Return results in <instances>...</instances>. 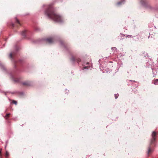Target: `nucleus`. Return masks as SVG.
Instances as JSON below:
<instances>
[{
	"label": "nucleus",
	"instance_id": "nucleus-5",
	"mask_svg": "<svg viewBox=\"0 0 158 158\" xmlns=\"http://www.w3.org/2000/svg\"><path fill=\"white\" fill-rule=\"evenodd\" d=\"M71 60L73 61H76L77 63H79L81 61V59L79 58H75L74 57H72Z\"/></svg>",
	"mask_w": 158,
	"mask_h": 158
},
{
	"label": "nucleus",
	"instance_id": "nucleus-11",
	"mask_svg": "<svg viewBox=\"0 0 158 158\" xmlns=\"http://www.w3.org/2000/svg\"><path fill=\"white\" fill-rule=\"evenodd\" d=\"M154 84L155 85H158V79H156L155 80Z\"/></svg>",
	"mask_w": 158,
	"mask_h": 158
},
{
	"label": "nucleus",
	"instance_id": "nucleus-7",
	"mask_svg": "<svg viewBox=\"0 0 158 158\" xmlns=\"http://www.w3.org/2000/svg\"><path fill=\"white\" fill-rule=\"evenodd\" d=\"M23 85L26 86H29L31 85V83L28 82H23Z\"/></svg>",
	"mask_w": 158,
	"mask_h": 158
},
{
	"label": "nucleus",
	"instance_id": "nucleus-1",
	"mask_svg": "<svg viewBox=\"0 0 158 158\" xmlns=\"http://www.w3.org/2000/svg\"><path fill=\"white\" fill-rule=\"evenodd\" d=\"M45 14L48 18L54 21L57 22H61L62 21L61 16L55 11L52 5L48 6L47 9L45 11Z\"/></svg>",
	"mask_w": 158,
	"mask_h": 158
},
{
	"label": "nucleus",
	"instance_id": "nucleus-10",
	"mask_svg": "<svg viewBox=\"0 0 158 158\" xmlns=\"http://www.w3.org/2000/svg\"><path fill=\"white\" fill-rule=\"evenodd\" d=\"M9 156V153L7 151H6V154L5 155V156L6 158H8Z\"/></svg>",
	"mask_w": 158,
	"mask_h": 158
},
{
	"label": "nucleus",
	"instance_id": "nucleus-3",
	"mask_svg": "<svg viewBox=\"0 0 158 158\" xmlns=\"http://www.w3.org/2000/svg\"><path fill=\"white\" fill-rule=\"evenodd\" d=\"M15 24L13 23H12L11 24L12 27H13L15 26L16 27H18L19 26H21V24L20 23V22L18 19H17V18H15Z\"/></svg>",
	"mask_w": 158,
	"mask_h": 158
},
{
	"label": "nucleus",
	"instance_id": "nucleus-14",
	"mask_svg": "<svg viewBox=\"0 0 158 158\" xmlns=\"http://www.w3.org/2000/svg\"><path fill=\"white\" fill-rule=\"evenodd\" d=\"M13 54L12 53H11L9 56V57L10 58H13Z\"/></svg>",
	"mask_w": 158,
	"mask_h": 158
},
{
	"label": "nucleus",
	"instance_id": "nucleus-17",
	"mask_svg": "<svg viewBox=\"0 0 158 158\" xmlns=\"http://www.w3.org/2000/svg\"><path fill=\"white\" fill-rule=\"evenodd\" d=\"M112 49L113 50H117V49L115 47H113V48H112Z\"/></svg>",
	"mask_w": 158,
	"mask_h": 158
},
{
	"label": "nucleus",
	"instance_id": "nucleus-18",
	"mask_svg": "<svg viewBox=\"0 0 158 158\" xmlns=\"http://www.w3.org/2000/svg\"><path fill=\"white\" fill-rule=\"evenodd\" d=\"M15 81H16V82H18V81H19V80H15Z\"/></svg>",
	"mask_w": 158,
	"mask_h": 158
},
{
	"label": "nucleus",
	"instance_id": "nucleus-4",
	"mask_svg": "<svg viewBox=\"0 0 158 158\" xmlns=\"http://www.w3.org/2000/svg\"><path fill=\"white\" fill-rule=\"evenodd\" d=\"M55 40L53 38L50 37L46 39V41L49 44L53 43L54 42Z\"/></svg>",
	"mask_w": 158,
	"mask_h": 158
},
{
	"label": "nucleus",
	"instance_id": "nucleus-8",
	"mask_svg": "<svg viewBox=\"0 0 158 158\" xmlns=\"http://www.w3.org/2000/svg\"><path fill=\"white\" fill-rule=\"evenodd\" d=\"M10 116V113L7 114L5 116L4 118L6 120H8Z\"/></svg>",
	"mask_w": 158,
	"mask_h": 158
},
{
	"label": "nucleus",
	"instance_id": "nucleus-19",
	"mask_svg": "<svg viewBox=\"0 0 158 158\" xmlns=\"http://www.w3.org/2000/svg\"><path fill=\"white\" fill-rule=\"evenodd\" d=\"M87 68V67H84V69H86Z\"/></svg>",
	"mask_w": 158,
	"mask_h": 158
},
{
	"label": "nucleus",
	"instance_id": "nucleus-12",
	"mask_svg": "<svg viewBox=\"0 0 158 158\" xmlns=\"http://www.w3.org/2000/svg\"><path fill=\"white\" fill-rule=\"evenodd\" d=\"M25 34H26V31H23L21 33V35L24 37H25Z\"/></svg>",
	"mask_w": 158,
	"mask_h": 158
},
{
	"label": "nucleus",
	"instance_id": "nucleus-13",
	"mask_svg": "<svg viewBox=\"0 0 158 158\" xmlns=\"http://www.w3.org/2000/svg\"><path fill=\"white\" fill-rule=\"evenodd\" d=\"M12 103L16 105L17 104V102L16 101L13 100L12 101Z\"/></svg>",
	"mask_w": 158,
	"mask_h": 158
},
{
	"label": "nucleus",
	"instance_id": "nucleus-9",
	"mask_svg": "<svg viewBox=\"0 0 158 158\" xmlns=\"http://www.w3.org/2000/svg\"><path fill=\"white\" fill-rule=\"evenodd\" d=\"M124 1L122 0L121 1L118 2L117 3V5L118 6H119V5L122 4L123 3H124Z\"/></svg>",
	"mask_w": 158,
	"mask_h": 158
},
{
	"label": "nucleus",
	"instance_id": "nucleus-16",
	"mask_svg": "<svg viewBox=\"0 0 158 158\" xmlns=\"http://www.w3.org/2000/svg\"><path fill=\"white\" fill-rule=\"evenodd\" d=\"M114 96L115 97V99H117L118 98V95L117 94H115Z\"/></svg>",
	"mask_w": 158,
	"mask_h": 158
},
{
	"label": "nucleus",
	"instance_id": "nucleus-15",
	"mask_svg": "<svg viewBox=\"0 0 158 158\" xmlns=\"http://www.w3.org/2000/svg\"><path fill=\"white\" fill-rule=\"evenodd\" d=\"M2 150V149H0V158H2V154H1V151Z\"/></svg>",
	"mask_w": 158,
	"mask_h": 158
},
{
	"label": "nucleus",
	"instance_id": "nucleus-2",
	"mask_svg": "<svg viewBox=\"0 0 158 158\" xmlns=\"http://www.w3.org/2000/svg\"><path fill=\"white\" fill-rule=\"evenodd\" d=\"M156 133L155 131L153 132L152 134V138L151 139L149 145L147 147V154L149 155L151 154L153 151L154 147L155 146V141Z\"/></svg>",
	"mask_w": 158,
	"mask_h": 158
},
{
	"label": "nucleus",
	"instance_id": "nucleus-6",
	"mask_svg": "<svg viewBox=\"0 0 158 158\" xmlns=\"http://www.w3.org/2000/svg\"><path fill=\"white\" fill-rule=\"evenodd\" d=\"M141 2L143 5L145 6L148 5L146 0H141Z\"/></svg>",
	"mask_w": 158,
	"mask_h": 158
}]
</instances>
